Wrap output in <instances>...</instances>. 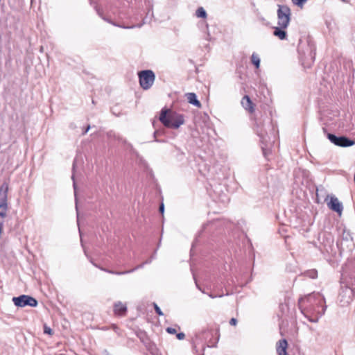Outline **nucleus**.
<instances>
[{
  "mask_svg": "<svg viewBox=\"0 0 355 355\" xmlns=\"http://www.w3.org/2000/svg\"><path fill=\"white\" fill-rule=\"evenodd\" d=\"M93 263V265L95 267L98 268L100 270H103L104 272H106L110 273V274L116 275H125V274H128V273L132 272L135 270H136L137 269H138L139 268H141L143 266V264H141L140 266H137L136 268H135L133 269H131V270H125V271L119 272V271H114V270H110V269H107V268L101 267V266H99L97 264L94 263Z\"/></svg>",
  "mask_w": 355,
  "mask_h": 355,
  "instance_id": "9d476101",
  "label": "nucleus"
},
{
  "mask_svg": "<svg viewBox=\"0 0 355 355\" xmlns=\"http://www.w3.org/2000/svg\"><path fill=\"white\" fill-rule=\"evenodd\" d=\"M98 14L104 21H105L106 22H107V23H109V24H112V25H113L114 26H117V27H120V28H125V29L133 28L135 27H140L141 26V25L130 26H123V25H121V24H117V23L114 22V21L111 20L108 17L103 16L102 13L99 10H98Z\"/></svg>",
  "mask_w": 355,
  "mask_h": 355,
  "instance_id": "4468645a",
  "label": "nucleus"
},
{
  "mask_svg": "<svg viewBox=\"0 0 355 355\" xmlns=\"http://www.w3.org/2000/svg\"><path fill=\"white\" fill-rule=\"evenodd\" d=\"M252 63L258 69L260 66V58L258 54L253 53L251 55Z\"/></svg>",
  "mask_w": 355,
  "mask_h": 355,
  "instance_id": "f3484780",
  "label": "nucleus"
},
{
  "mask_svg": "<svg viewBox=\"0 0 355 355\" xmlns=\"http://www.w3.org/2000/svg\"><path fill=\"white\" fill-rule=\"evenodd\" d=\"M154 308H155V312L159 315H163V313L162 311H161L160 308L157 306V304L154 303Z\"/></svg>",
  "mask_w": 355,
  "mask_h": 355,
  "instance_id": "5701e85b",
  "label": "nucleus"
},
{
  "mask_svg": "<svg viewBox=\"0 0 355 355\" xmlns=\"http://www.w3.org/2000/svg\"><path fill=\"white\" fill-rule=\"evenodd\" d=\"M230 324L231 325H234L235 326L236 324H237V320L236 318H232L230 320Z\"/></svg>",
  "mask_w": 355,
  "mask_h": 355,
  "instance_id": "bb28decb",
  "label": "nucleus"
},
{
  "mask_svg": "<svg viewBox=\"0 0 355 355\" xmlns=\"http://www.w3.org/2000/svg\"><path fill=\"white\" fill-rule=\"evenodd\" d=\"M12 302L16 306L19 307H24L26 306L35 307L37 305V301L34 297L26 295L14 297Z\"/></svg>",
  "mask_w": 355,
  "mask_h": 355,
  "instance_id": "423d86ee",
  "label": "nucleus"
},
{
  "mask_svg": "<svg viewBox=\"0 0 355 355\" xmlns=\"http://www.w3.org/2000/svg\"><path fill=\"white\" fill-rule=\"evenodd\" d=\"M308 49L309 51V56L311 58V62H313L315 56V49L314 46L310 44H308Z\"/></svg>",
  "mask_w": 355,
  "mask_h": 355,
  "instance_id": "6ab92c4d",
  "label": "nucleus"
},
{
  "mask_svg": "<svg viewBox=\"0 0 355 355\" xmlns=\"http://www.w3.org/2000/svg\"><path fill=\"white\" fill-rule=\"evenodd\" d=\"M343 241H341L340 243H338V245L340 246L342 250H343Z\"/></svg>",
  "mask_w": 355,
  "mask_h": 355,
  "instance_id": "7c9ffc66",
  "label": "nucleus"
},
{
  "mask_svg": "<svg viewBox=\"0 0 355 355\" xmlns=\"http://www.w3.org/2000/svg\"><path fill=\"white\" fill-rule=\"evenodd\" d=\"M241 103L243 107L250 113H253L255 111L254 105L248 95L243 97Z\"/></svg>",
  "mask_w": 355,
  "mask_h": 355,
  "instance_id": "9b49d317",
  "label": "nucleus"
},
{
  "mask_svg": "<svg viewBox=\"0 0 355 355\" xmlns=\"http://www.w3.org/2000/svg\"><path fill=\"white\" fill-rule=\"evenodd\" d=\"M188 102L198 107H201L200 102L198 100L197 96L195 93H187L186 94Z\"/></svg>",
  "mask_w": 355,
  "mask_h": 355,
  "instance_id": "2eb2a0df",
  "label": "nucleus"
},
{
  "mask_svg": "<svg viewBox=\"0 0 355 355\" xmlns=\"http://www.w3.org/2000/svg\"><path fill=\"white\" fill-rule=\"evenodd\" d=\"M284 29L285 28H283L279 26L278 27H275L273 35L282 40H286L287 34Z\"/></svg>",
  "mask_w": 355,
  "mask_h": 355,
  "instance_id": "dca6fc26",
  "label": "nucleus"
},
{
  "mask_svg": "<svg viewBox=\"0 0 355 355\" xmlns=\"http://www.w3.org/2000/svg\"><path fill=\"white\" fill-rule=\"evenodd\" d=\"M209 296L211 298H215L216 296L209 294Z\"/></svg>",
  "mask_w": 355,
  "mask_h": 355,
  "instance_id": "2f4dec72",
  "label": "nucleus"
},
{
  "mask_svg": "<svg viewBox=\"0 0 355 355\" xmlns=\"http://www.w3.org/2000/svg\"><path fill=\"white\" fill-rule=\"evenodd\" d=\"M44 332L45 334L51 335V334H52V329L49 327L44 326Z\"/></svg>",
  "mask_w": 355,
  "mask_h": 355,
  "instance_id": "393cba45",
  "label": "nucleus"
},
{
  "mask_svg": "<svg viewBox=\"0 0 355 355\" xmlns=\"http://www.w3.org/2000/svg\"><path fill=\"white\" fill-rule=\"evenodd\" d=\"M263 155L266 156V153L263 150Z\"/></svg>",
  "mask_w": 355,
  "mask_h": 355,
  "instance_id": "f704fd0d",
  "label": "nucleus"
},
{
  "mask_svg": "<svg viewBox=\"0 0 355 355\" xmlns=\"http://www.w3.org/2000/svg\"><path fill=\"white\" fill-rule=\"evenodd\" d=\"M287 346L288 343L286 339L279 340L277 343V353L278 355H287Z\"/></svg>",
  "mask_w": 355,
  "mask_h": 355,
  "instance_id": "ddd939ff",
  "label": "nucleus"
},
{
  "mask_svg": "<svg viewBox=\"0 0 355 355\" xmlns=\"http://www.w3.org/2000/svg\"><path fill=\"white\" fill-rule=\"evenodd\" d=\"M90 129V126L88 125L84 130V132H83V135H85L88 131Z\"/></svg>",
  "mask_w": 355,
  "mask_h": 355,
  "instance_id": "c756f323",
  "label": "nucleus"
},
{
  "mask_svg": "<svg viewBox=\"0 0 355 355\" xmlns=\"http://www.w3.org/2000/svg\"><path fill=\"white\" fill-rule=\"evenodd\" d=\"M196 284H197V283L196 282ZM196 286H197V287H198V288L201 291V289H200V287L198 286V284H196Z\"/></svg>",
  "mask_w": 355,
  "mask_h": 355,
  "instance_id": "72a5a7b5",
  "label": "nucleus"
},
{
  "mask_svg": "<svg viewBox=\"0 0 355 355\" xmlns=\"http://www.w3.org/2000/svg\"><path fill=\"white\" fill-rule=\"evenodd\" d=\"M302 313L311 322H318L327 309L324 296L320 293H312L299 299Z\"/></svg>",
  "mask_w": 355,
  "mask_h": 355,
  "instance_id": "f257e3e1",
  "label": "nucleus"
},
{
  "mask_svg": "<svg viewBox=\"0 0 355 355\" xmlns=\"http://www.w3.org/2000/svg\"><path fill=\"white\" fill-rule=\"evenodd\" d=\"M166 331L170 334H175L177 333L176 329L173 327H167Z\"/></svg>",
  "mask_w": 355,
  "mask_h": 355,
  "instance_id": "b1692460",
  "label": "nucleus"
},
{
  "mask_svg": "<svg viewBox=\"0 0 355 355\" xmlns=\"http://www.w3.org/2000/svg\"><path fill=\"white\" fill-rule=\"evenodd\" d=\"M277 14L278 26L286 28L291 20V9L287 6L279 5Z\"/></svg>",
  "mask_w": 355,
  "mask_h": 355,
  "instance_id": "20e7f679",
  "label": "nucleus"
},
{
  "mask_svg": "<svg viewBox=\"0 0 355 355\" xmlns=\"http://www.w3.org/2000/svg\"><path fill=\"white\" fill-rule=\"evenodd\" d=\"M324 201L331 210L337 212L339 215L342 214L343 209V204L335 196L327 195Z\"/></svg>",
  "mask_w": 355,
  "mask_h": 355,
  "instance_id": "0eeeda50",
  "label": "nucleus"
},
{
  "mask_svg": "<svg viewBox=\"0 0 355 355\" xmlns=\"http://www.w3.org/2000/svg\"><path fill=\"white\" fill-rule=\"evenodd\" d=\"M159 119L165 127L172 129H178L184 123L183 114L166 108L161 110Z\"/></svg>",
  "mask_w": 355,
  "mask_h": 355,
  "instance_id": "f03ea898",
  "label": "nucleus"
},
{
  "mask_svg": "<svg viewBox=\"0 0 355 355\" xmlns=\"http://www.w3.org/2000/svg\"><path fill=\"white\" fill-rule=\"evenodd\" d=\"M176 337L178 340H183L185 337V334L182 332L176 334Z\"/></svg>",
  "mask_w": 355,
  "mask_h": 355,
  "instance_id": "a878e982",
  "label": "nucleus"
},
{
  "mask_svg": "<svg viewBox=\"0 0 355 355\" xmlns=\"http://www.w3.org/2000/svg\"><path fill=\"white\" fill-rule=\"evenodd\" d=\"M107 136H108L109 137H115V134H114L113 132L110 131V132H109L107 133Z\"/></svg>",
  "mask_w": 355,
  "mask_h": 355,
  "instance_id": "c85d7f7f",
  "label": "nucleus"
},
{
  "mask_svg": "<svg viewBox=\"0 0 355 355\" xmlns=\"http://www.w3.org/2000/svg\"><path fill=\"white\" fill-rule=\"evenodd\" d=\"M328 139L334 144L340 147H349L355 144V141L345 137H337L333 134L328 135Z\"/></svg>",
  "mask_w": 355,
  "mask_h": 355,
  "instance_id": "6e6552de",
  "label": "nucleus"
},
{
  "mask_svg": "<svg viewBox=\"0 0 355 355\" xmlns=\"http://www.w3.org/2000/svg\"><path fill=\"white\" fill-rule=\"evenodd\" d=\"M114 311L116 315L120 316L125 315L127 311V306L125 304L118 302L114 304Z\"/></svg>",
  "mask_w": 355,
  "mask_h": 355,
  "instance_id": "f8f14e48",
  "label": "nucleus"
},
{
  "mask_svg": "<svg viewBox=\"0 0 355 355\" xmlns=\"http://www.w3.org/2000/svg\"><path fill=\"white\" fill-rule=\"evenodd\" d=\"M353 295L354 291L351 288L347 286L343 288L339 294L340 302L341 303V305L346 306L349 304L352 300Z\"/></svg>",
  "mask_w": 355,
  "mask_h": 355,
  "instance_id": "1a4fd4ad",
  "label": "nucleus"
},
{
  "mask_svg": "<svg viewBox=\"0 0 355 355\" xmlns=\"http://www.w3.org/2000/svg\"><path fill=\"white\" fill-rule=\"evenodd\" d=\"M8 184L3 183L0 187V220L5 221L8 209Z\"/></svg>",
  "mask_w": 355,
  "mask_h": 355,
  "instance_id": "7ed1b4c3",
  "label": "nucleus"
},
{
  "mask_svg": "<svg viewBox=\"0 0 355 355\" xmlns=\"http://www.w3.org/2000/svg\"><path fill=\"white\" fill-rule=\"evenodd\" d=\"M305 275L311 279H315L318 277V272L316 270H308L305 272Z\"/></svg>",
  "mask_w": 355,
  "mask_h": 355,
  "instance_id": "aec40b11",
  "label": "nucleus"
},
{
  "mask_svg": "<svg viewBox=\"0 0 355 355\" xmlns=\"http://www.w3.org/2000/svg\"><path fill=\"white\" fill-rule=\"evenodd\" d=\"M334 243V239L331 236L330 234H328L327 235V243H324V248L325 249L326 251L328 252V249L327 248V247H331V244Z\"/></svg>",
  "mask_w": 355,
  "mask_h": 355,
  "instance_id": "412c9836",
  "label": "nucleus"
},
{
  "mask_svg": "<svg viewBox=\"0 0 355 355\" xmlns=\"http://www.w3.org/2000/svg\"><path fill=\"white\" fill-rule=\"evenodd\" d=\"M164 211V205L163 203H162L159 206V211L163 214Z\"/></svg>",
  "mask_w": 355,
  "mask_h": 355,
  "instance_id": "cd10ccee",
  "label": "nucleus"
},
{
  "mask_svg": "<svg viewBox=\"0 0 355 355\" xmlns=\"http://www.w3.org/2000/svg\"><path fill=\"white\" fill-rule=\"evenodd\" d=\"M196 15L200 18H206L207 12L202 7H200L197 9Z\"/></svg>",
  "mask_w": 355,
  "mask_h": 355,
  "instance_id": "a211bd4d",
  "label": "nucleus"
},
{
  "mask_svg": "<svg viewBox=\"0 0 355 355\" xmlns=\"http://www.w3.org/2000/svg\"><path fill=\"white\" fill-rule=\"evenodd\" d=\"M140 86L144 89H150L154 83L155 76L151 70H144L138 73Z\"/></svg>",
  "mask_w": 355,
  "mask_h": 355,
  "instance_id": "39448f33",
  "label": "nucleus"
},
{
  "mask_svg": "<svg viewBox=\"0 0 355 355\" xmlns=\"http://www.w3.org/2000/svg\"><path fill=\"white\" fill-rule=\"evenodd\" d=\"M307 0H292L293 3L298 6L302 7Z\"/></svg>",
  "mask_w": 355,
  "mask_h": 355,
  "instance_id": "4be33fe9",
  "label": "nucleus"
},
{
  "mask_svg": "<svg viewBox=\"0 0 355 355\" xmlns=\"http://www.w3.org/2000/svg\"><path fill=\"white\" fill-rule=\"evenodd\" d=\"M73 188H74V190L76 191V183H75V182H73Z\"/></svg>",
  "mask_w": 355,
  "mask_h": 355,
  "instance_id": "473e14b6",
  "label": "nucleus"
}]
</instances>
